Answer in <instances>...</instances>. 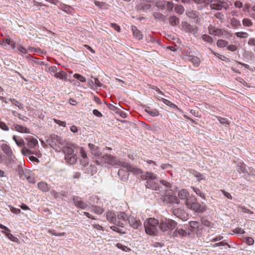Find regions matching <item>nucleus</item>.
<instances>
[{
    "label": "nucleus",
    "instance_id": "1",
    "mask_svg": "<svg viewBox=\"0 0 255 255\" xmlns=\"http://www.w3.org/2000/svg\"><path fill=\"white\" fill-rule=\"evenodd\" d=\"M179 198L184 201L186 207L196 213H203L206 210L205 206L201 205L197 201V198L193 196H190L188 191L186 189H182L178 192Z\"/></svg>",
    "mask_w": 255,
    "mask_h": 255
},
{
    "label": "nucleus",
    "instance_id": "2",
    "mask_svg": "<svg viewBox=\"0 0 255 255\" xmlns=\"http://www.w3.org/2000/svg\"><path fill=\"white\" fill-rule=\"evenodd\" d=\"M102 158L105 163L111 165L121 166L127 168L128 171L132 172L135 175H139L142 173V171L139 168L133 166L128 163L122 162L116 157L111 154H106L104 155Z\"/></svg>",
    "mask_w": 255,
    "mask_h": 255
},
{
    "label": "nucleus",
    "instance_id": "3",
    "mask_svg": "<svg viewBox=\"0 0 255 255\" xmlns=\"http://www.w3.org/2000/svg\"><path fill=\"white\" fill-rule=\"evenodd\" d=\"M146 233L150 236H155L159 228V222L158 220L150 218L147 219L144 223Z\"/></svg>",
    "mask_w": 255,
    "mask_h": 255
},
{
    "label": "nucleus",
    "instance_id": "4",
    "mask_svg": "<svg viewBox=\"0 0 255 255\" xmlns=\"http://www.w3.org/2000/svg\"><path fill=\"white\" fill-rule=\"evenodd\" d=\"M208 30L209 34L220 37L229 39L233 36V33L227 30L217 28L212 25L208 27Z\"/></svg>",
    "mask_w": 255,
    "mask_h": 255
},
{
    "label": "nucleus",
    "instance_id": "5",
    "mask_svg": "<svg viewBox=\"0 0 255 255\" xmlns=\"http://www.w3.org/2000/svg\"><path fill=\"white\" fill-rule=\"evenodd\" d=\"M177 226V223L174 220L165 218L161 220L159 222V229L160 230L165 232L173 230Z\"/></svg>",
    "mask_w": 255,
    "mask_h": 255
},
{
    "label": "nucleus",
    "instance_id": "6",
    "mask_svg": "<svg viewBox=\"0 0 255 255\" xmlns=\"http://www.w3.org/2000/svg\"><path fill=\"white\" fill-rule=\"evenodd\" d=\"M63 140L60 136L56 134H51L47 139L46 142L55 150L60 148V145L63 144Z\"/></svg>",
    "mask_w": 255,
    "mask_h": 255
},
{
    "label": "nucleus",
    "instance_id": "7",
    "mask_svg": "<svg viewBox=\"0 0 255 255\" xmlns=\"http://www.w3.org/2000/svg\"><path fill=\"white\" fill-rule=\"evenodd\" d=\"M163 201L166 204H178L180 202L178 198L172 192H167L163 197Z\"/></svg>",
    "mask_w": 255,
    "mask_h": 255
},
{
    "label": "nucleus",
    "instance_id": "8",
    "mask_svg": "<svg viewBox=\"0 0 255 255\" xmlns=\"http://www.w3.org/2000/svg\"><path fill=\"white\" fill-rule=\"evenodd\" d=\"M117 215L115 213L109 211L106 213V218L107 220L111 223H113L117 226H119L121 227H124V224L120 221H117Z\"/></svg>",
    "mask_w": 255,
    "mask_h": 255
},
{
    "label": "nucleus",
    "instance_id": "9",
    "mask_svg": "<svg viewBox=\"0 0 255 255\" xmlns=\"http://www.w3.org/2000/svg\"><path fill=\"white\" fill-rule=\"evenodd\" d=\"M128 221L130 226L134 229H138V228L140 227L142 225L140 220L132 216L128 217Z\"/></svg>",
    "mask_w": 255,
    "mask_h": 255
},
{
    "label": "nucleus",
    "instance_id": "10",
    "mask_svg": "<svg viewBox=\"0 0 255 255\" xmlns=\"http://www.w3.org/2000/svg\"><path fill=\"white\" fill-rule=\"evenodd\" d=\"M173 236L174 237H180L185 238L186 237H192V234L190 232H187L185 230L182 228H177L173 232Z\"/></svg>",
    "mask_w": 255,
    "mask_h": 255
},
{
    "label": "nucleus",
    "instance_id": "11",
    "mask_svg": "<svg viewBox=\"0 0 255 255\" xmlns=\"http://www.w3.org/2000/svg\"><path fill=\"white\" fill-rule=\"evenodd\" d=\"M172 213L177 217L183 220H187V215L185 212L182 209L179 208H173L172 209Z\"/></svg>",
    "mask_w": 255,
    "mask_h": 255
},
{
    "label": "nucleus",
    "instance_id": "12",
    "mask_svg": "<svg viewBox=\"0 0 255 255\" xmlns=\"http://www.w3.org/2000/svg\"><path fill=\"white\" fill-rule=\"evenodd\" d=\"M73 201L74 205L77 208L85 209L88 206V205L86 203L83 202L81 198L77 196H74L73 197Z\"/></svg>",
    "mask_w": 255,
    "mask_h": 255
},
{
    "label": "nucleus",
    "instance_id": "13",
    "mask_svg": "<svg viewBox=\"0 0 255 255\" xmlns=\"http://www.w3.org/2000/svg\"><path fill=\"white\" fill-rule=\"evenodd\" d=\"M129 172L130 171H128L127 168L123 167V168L119 169L118 171V175L122 180L126 181L128 179ZM130 172H131V171H130ZM132 173L133 172H132Z\"/></svg>",
    "mask_w": 255,
    "mask_h": 255
},
{
    "label": "nucleus",
    "instance_id": "14",
    "mask_svg": "<svg viewBox=\"0 0 255 255\" xmlns=\"http://www.w3.org/2000/svg\"><path fill=\"white\" fill-rule=\"evenodd\" d=\"M88 147L90 150L91 154L96 156H100L102 155V153L100 150L99 147L95 145V144L89 143Z\"/></svg>",
    "mask_w": 255,
    "mask_h": 255
},
{
    "label": "nucleus",
    "instance_id": "15",
    "mask_svg": "<svg viewBox=\"0 0 255 255\" xmlns=\"http://www.w3.org/2000/svg\"><path fill=\"white\" fill-rule=\"evenodd\" d=\"M1 148L8 158L11 159L14 155L10 146L7 144H2L1 145Z\"/></svg>",
    "mask_w": 255,
    "mask_h": 255
},
{
    "label": "nucleus",
    "instance_id": "16",
    "mask_svg": "<svg viewBox=\"0 0 255 255\" xmlns=\"http://www.w3.org/2000/svg\"><path fill=\"white\" fill-rule=\"evenodd\" d=\"M156 6L160 8H166L169 11L172 10L173 8V3L168 1L157 2Z\"/></svg>",
    "mask_w": 255,
    "mask_h": 255
},
{
    "label": "nucleus",
    "instance_id": "17",
    "mask_svg": "<svg viewBox=\"0 0 255 255\" xmlns=\"http://www.w3.org/2000/svg\"><path fill=\"white\" fill-rule=\"evenodd\" d=\"M11 129L12 130H16L21 133H29V129L26 127L22 126L19 125L18 124H14L11 127Z\"/></svg>",
    "mask_w": 255,
    "mask_h": 255
},
{
    "label": "nucleus",
    "instance_id": "18",
    "mask_svg": "<svg viewBox=\"0 0 255 255\" xmlns=\"http://www.w3.org/2000/svg\"><path fill=\"white\" fill-rule=\"evenodd\" d=\"M59 8L68 14H73L75 11L72 7L62 2L60 3Z\"/></svg>",
    "mask_w": 255,
    "mask_h": 255
},
{
    "label": "nucleus",
    "instance_id": "19",
    "mask_svg": "<svg viewBox=\"0 0 255 255\" xmlns=\"http://www.w3.org/2000/svg\"><path fill=\"white\" fill-rule=\"evenodd\" d=\"M25 139L27 141V146L30 148H33L38 145L37 140L32 136L28 137Z\"/></svg>",
    "mask_w": 255,
    "mask_h": 255
},
{
    "label": "nucleus",
    "instance_id": "20",
    "mask_svg": "<svg viewBox=\"0 0 255 255\" xmlns=\"http://www.w3.org/2000/svg\"><path fill=\"white\" fill-rule=\"evenodd\" d=\"M131 30L132 31L133 35L135 38L138 40H141L143 38V35L141 31L138 29L135 26H131Z\"/></svg>",
    "mask_w": 255,
    "mask_h": 255
},
{
    "label": "nucleus",
    "instance_id": "21",
    "mask_svg": "<svg viewBox=\"0 0 255 255\" xmlns=\"http://www.w3.org/2000/svg\"><path fill=\"white\" fill-rule=\"evenodd\" d=\"M145 186L147 188L154 190H158L159 187L158 184L154 181V180H146Z\"/></svg>",
    "mask_w": 255,
    "mask_h": 255
},
{
    "label": "nucleus",
    "instance_id": "22",
    "mask_svg": "<svg viewBox=\"0 0 255 255\" xmlns=\"http://www.w3.org/2000/svg\"><path fill=\"white\" fill-rule=\"evenodd\" d=\"M141 178L145 180H155L157 178V175L152 172H147L145 174L142 175Z\"/></svg>",
    "mask_w": 255,
    "mask_h": 255
},
{
    "label": "nucleus",
    "instance_id": "23",
    "mask_svg": "<svg viewBox=\"0 0 255 255\" xmlns=\"http://www.w3.org/2000/svg\"><path fill=\"white\" fill-rule=\"evenodd\" d=\"M186 59L191 62L195 66L198 67L200 65V60L197 57L193 55H189L186 58Z\"/></svg>",
    "mask_w": 255,
    "mask_h": 255
},
{
    "label": "nucleus",
    "instance_id": "24",
    "mask_svg": "<svg viewBox=\"0 0 255 255\" xmlns=\"http://www.w3.org/2000/svg\"><path fill=\"white\" fill-rule=\"evenodd\" d=\"M38 188L43 192H48L50 190L49 185L45 182L41 181L38 183Z\"/></svg>",
    "mask_w": 255,
    "mask_h": 255
},
{
    "label": "nucleus",
    "instance_id": "25",
    "mask_svg": "<svg viewBox=\"0 0 255 255\" xmlns=\"http://www.w3.org/2000/svg\"><path fill=\"white\" fill-rule=\"evenodd\" d=\"M189 225L192 228H194L196 231H199L202 229V225L196 221H190Z\"/></svg>",
    "mask_w": 255,
    "mask_h": 255
},
{
    "label": "nucleus",
    "instance_id": "26",
    "mask_svg": "<svg viewBox=\"0 0 255 255\" xmlns=\"http://www.w3.org/2000/svg\"><path fill=\"white\" fill-rule=\"evenodd\" d=\"M65 159L68 164H73L76 162L77 158L76 155H65Z\"/></svg>",
    "mask_w": 255,
    "mask_h": 255
},
{
    "label": "nucleus",
    "instance_id": "27",
    "mask_svg": "<svg viewBox=\"0 0 255 255\" xmlns=\"http://www.w3.org/2000/svg\"><path fill=\"white\" fill-rule=\"evenodd\" d=\"M12 139L14 140L17 146L20 147H24L25 145L24 140L21 137H17L16 135H13Z\"/></svg>",
    "mask_w": 255,
    "mask_h": 255
},
{
    "label": "nucleus",
    "instance_id": "28",
    "mask_svg": "<svg viewBox=\"0 0 255 255\" xmlns=\"http://www.w3.org/2000/svg\"><path fill=\"white\" fill-rule=\"evenodd\" d=\"M145 111L152 117L158 116L159 114L158 111L155 109H150L149 108H146L145 109Z\"/></svg>",
    "mask_w": 255,
    "mask_h": 255
},
{
    "label": "nucleus",
    "instance_id": "29",
    "mask_svg": "<svg viewBox=\"0 0 255 255\" xmlns=\"http://www.w3.org/2000/svg\"><path fill=\"white\" fill-rule=\"evenodd\" d=\"M160 100L162 101V102H163L164 104L170 107L171 108L176 109L178 111H180L179 108L175 104H173L169 100L162 98H161Z\"/></svg>",
    "mask_w": 255,
    "mask_h": 255
},
{
    "label": "nucleus",
    "instance_id": "30",
    "mask_svg": "<svg viewBox=\"0 0 255 255\" xmlns=\"http://www.w3.org/2000/svg\"><path fill=\"white\" fill-rule=\"evenodd\" d=\"M54 76L61 80H66L67 79V75L66 73L63 71H61L59 72H57L55 74Z\"/></svg>",
    "mask_w": 255,
    "mask_h": 255
},
{
    "label": "nucleus",
    "instance_id": "31",
    "mask_svg": "<svg viewBox=\"0 0 255 255\" xmlns=\"http://www.w3.org/2000/svg\"><path fill=\"white\" fill-rule=\"evenodd\" d=\"M230 24L233 27L237 28L241 26V24L239 20L233 17L230 20Z\"/></svg>",
    "mask_w": 255,
    "mask_h": 255
},
{
    "label": "nucleus",
    "instance_id": "32",
    "mask_svg": "<svg viewBox=\"0 0 255 255\" xmlns=\"http://www.w3.org/2000/svg\"><path fill=\"white\" fill-rule=\"evenodd\" d=\"M117 216L119 220H122L125 221L127 220H128V216L125 212H119L117 213Z\"/></svg>",
    "mask_w": 255,
    "mask_h": 255
},
{
    "label": "nucleus",
    "instance_id": "33",
    "mask_svg": "<svg viewBox=\"0 0 255 255\" xmlns=\"http://www.w3.org/2000/svg\"><path fill=\"white\" fill-rule=\"evenodd\" d=\"M216 44L217 46L219 48H224L227 47L228 45V42L225 40L219 39L217 40Z\"/></svg>",
    "mask_w": 255,
    "mask_h": 255
},
{
    "label": "nucleus",
    "instance_id": "34",
    "mask_svg": "<svg viewBox=\"0 0 255 255\" xmlns=\"http://www.w3.org/2000/svg\"><path fill=\"white\" fill-rule=\"evenodd\" d=\"M63 151L65 154V155H73L74 152V150L73 147L66 146L63 148Z\"/></svg>",
    "mask_w": 255,
    "mask_h": 255
},
{
    "label": "nucleus",
    "instance_id": "35",
    "mask_svg": "<svg viewBox=\"0 0 255 255\" xmlns=\"http://www.w3.org/2000/svg\"><path fill=\"white\" fill-rule=\"evenodd\" d=\"M3 234H5V235L6 236V237L7 238H8L10 240H11V241L13 242H15V243H18V241H19V240L18 239L14 236L13 235H12L10 232L9 233V232H3Z\"/></svg>",
    "mask_w": 255,
    "mask_h": 255
},
{
    "label": "nucleus",
    "instance_id": "36",
    "mask_svg": "<svg viewBox=\"0 0 255 255\" xmlns=\"http://www.w3.org/2000/svg\"><path fill=\"white\" fill-rule=\"evenodd\" d=\"M169 23L172 25H177L179 23V19L175 16H171L169 19Z\"/></svg>",
    "mask_w": 255,
    "mask_h": 255
},
{
    "label": "nucleus",
    "instance_id": "37",
    "mask_svg": "<svg viewBox=\"0 0 255 255\" xmlns=\"http://www.w3.org/2000/svg\"><path fill=\"white\" fill-rule=\"evenodd\" d=\"M91 211L95 214L101 215L104 212V210L102 208L100 207L94 206L92 208Z\"/></svg>",
    "mask_w": 255,
    "mask_h": 255
},
{
    "label": "nucleus",
    "instance_id": "38",
    "mask_svg": "<svg viewBox=\"0 0 255 255\" xmlns=\"http://www.w3.org/2000/svg\"><path fill=\"white\" fill-rule=\"evenodd\" d=\"M192 190L196 193V194L199 196V197H201L203 199H205V194L203 193V192L199 188L194 187L192 186L191 187Z\"/></svg>",
    "mask_w": 255,
    "mask_h": 255
},
{
    "label": "nucleus",
    "instance_id": "39",
    "mask_svg": "<svg viewBox=\"0 0 255 255\" xmlns=\"http://www.w3.org/2000/svg\"><path fill=\"white\" fill-rule=\"evenodd\" d=\"M116 246L118 249H120L122 250V251L126 252H129L131 251V249L127 247V246H124L121 243L117 244Z\"/></svg>",
    "mask_w": 255,
    "mask_h": 255
},
{
    "label": "nucleus",
    "instance_id": "40",
    "mask_svg": "<svg viewBox=\"0 0 255 255\" xmlns=\"http://www.w3.org/2000/svg\"><path fill=\"white\" fill-rule=\"evenodd\" d=\"M215 117L218 119L220 123L222 125H230V122L225 118H222L219 116H215Z\"/></svg>",
    "mask_w": 255,
    "mask_h": 255
},
{
    "label": "nucleus",
    "instance_id": "41",
    "mask_svg": "<svg viewBox=\"0 0 255 255\" xmlns=\"http://www.w3.org/2000/svg\"><path fill=\"white\" fill-rule=\"evenodd\" d=\"M202 38L203 40L205 42H206L210 44L212 43L213 42V39L212 38V37L207 34L203 35L202 36Z\"/></svg>",
    "mask_w": 255,
    "mask_h": 255
},
{
    "label": "nucleus",
    "instance_id": "42",
    "mask_svg": "<svg viewBox=\"0 0 255 255\" xmlns=\"http://www.w3.org/2000/svg\"><path fill=\"white\" fill-rule=\"evenodd\" d=\"M242 22L243 25L247 27H250L253 24L251 19L246 18H245L243 19Z\"/></svg>",
    "mask_w": 255,
    "mask_h": 255
},
{
    "label": "nucleus",
    "instance_id": "43",
    "mask_svg": "<svg viewBox=\"0 0 255 255\" xmlns=\"http://www.w3.org/2000/svg\"><path fill=\"white\" fill-rule=\"evenodd\" d=\"M211 9L221 10L222 8V5L220 2L217 3H214L210 5Z\"/></svg>",
    "mask_w": 255,
    "mask_h": 255
},
{
    "label": "nucleus",
    "instance_id": "44",
    "mask_svg": "<svg viewBox=\"0 0 255 255\" xmlns=\"http://www.w3.org/2000/svg\"><path fill=\"white\" fill-rule=\"evenodd\" d=\"M201 222L203 225L207 227L211 228L213 226V224L205 218H202Z\"/></svg>",
    "mask_w": 255,
    "mask_h": 255
},
{
    "label": "nucleus",
    "instance_id": "45",
    "mask_svg": "<svg viewBox=\"0 0 255 255\" xmlns=\"http://www.w3.org/2000/svg\"><path fill=\"white\" fill-rule=\"evenodd\" d=\"M175 11L179 14H182L184 11V7L180 5H176L174 8Z\"/></svg>",
    "mask_w": 255,
    "mask_h": 255
},
{
    "label": "nucleus",
    "instance_id": "46",
    "mask_svg": "<svg viewBox=\"0 0 255 255\" xmlns=\"http://www.w3.org/2000/svg\"><path fill=\"white\" fill-rule=\"evenodd\" d=\"M238 168H239L238 171L239 172H242V173L247 172L246 166L244 163H241L240 165H238Z\"/></svg>",
    "mask_w": 255,
    "mask_h": 255
},
{
    "label": "nucleus",
    "instance_id": "47",
    "mask_svg": "<svg viewBox=\"0 0 255 255\" xmlns=\"http://www.w3.org/2000/svg\"><path fill=\"white\" fill-rule=\"evenodd\" d=\"M10 101L11 102V103L13 105H14L18 107V108L19 109H23V104H22L21 103H20L18 101H17L15 99H10Z\"/></svg>",
    "mask_w": 255,
    "mask_h": 255
},
{
    "label": "nucleus",
    "instance_id": "48",
    "mask_svg": "<svg viewBox=\"0 0 255 255\" xmlns=\"http://www.w3.org/2000/svg\"><path fill=\"white\" fill-rule=\"evenodd\" d=\"M117 226H118L117 225V226H111L110 228L112 230H113L114 231H115L116 232H117V233H119L120 234H125V232L122 229H121Z\"/></svg>",
    "mask_w": 255,
    "mask_h": 255
},
{
    "label": "nucleus",
    "instance_id": "49",
    "mask_svg": "<svg viewBox=\"0 0 255 255\" xmlns=\"http://www.w3.org/2000/svg\"><path fill=\"white\" fill-rule=\"evenodd\" d=\"M235 35L239 38H247L248 37V33L245 32H237L235 33Z\"/></svg>",
    "mask_w": 255,
    "mask_h": 255
},
{
    "label": "nucleus",
    "instance_id": "50",
    "mask_svg": "<svg viewBox=\"0 0 255 255\" xmlns=\"http://www.w3.org/2000/svg\"><path fill=\"white\" fill-rule=\"evenodd\" d=\"M73 76L75 78L79 80L81 82H85L86 81V78L79 74L76 73L73 75Z\"/></svg>",
    "mask_w": 255,
    "mask_h": 255
},
{
    "label": "nucleus",
    "instance_id": "51",
    "mask_svg": "<svg viewBox=\"0 0 255 255\" xmlns=\"http://www.w3.org/2000/svg\"><path fill=\"white\" fill-rule=\"evenodd\" d=\"M53 121L56 124L58 125L59 126L65 127L66 125V123L65 122L61 121L56 119H53Z\"/></svg>",
    "mask_w": 255,
    "mask_h": 255
},
{
    "label": "nucleus",
    "instance_id": "52",
    "mask_svg": "<svg viewBox=\"0 0 255 255\" xmlns=\"http://www.w3.org/2000/svg\"><path fill=\"white\" fill-rule=\"evenodd\" d=\"M79 149H80L79 153H80L82 158L88 157L87 155V153L83 147H80Z\"/></svg>",
    "mask_w": 255,
    "mask_h": 255
},
{
    "label": "nucleus",
    "instance_id": "53",
    "mask_svg": "<svg viewBox=\"0 0 255 255\" xmlns=\"http://www.w3.org/2000/svg\"><path fill=\"white\" fill-rule=\"evenodd\" d=\"M17 48L18 50V51L19 52H20L21 53H24V54H26L27 53V50L21 45H19V44L17 45Z\"/></svg>",
    "mask_w": 255,
    "mask_h": 255
},
{
    "label": "nucleus",
    "instance_id": "54",
    "mask_svg": "<svg viewBox=\"0 0 255 255\" xmlns=\"http://www.w3.org/2000/svg\"><path fill=\"white\" fill-rule=\"evenodd\" d=\"M21 152L23 155L32 154V152L29 149L24 146L23 147L22 149H21Z\"/></svg>",
    "mask_w": 255,
    "mask_h": 255
},
{
    "label": "nucleus",
    "instance_id": "55",
    "mask_svg": "<svg viewBox=\"0 0 255 255\" xmlns=\"http://www.w3.org/2000/svg\"><path fill=\"white\" fill-rule=\"evenodd\" d=\"M89 161V159L88 157H86L82 158V159L80 161V162L82 165H83L84 166H85L88 164Z\"/></svg>",
    "mask_w": 255,
    "mask_h": 255
},
{
    "label": "nucleus",
    "instance_id": "56",
    "mask_svg": "<svg viewBox=\"0 0 255 255\" xmlns=\"http://www.w3.org/2000/svg\"><path fill=\"white\" fill-rule=\"evenodd\" d=\"M227 48L229 51L234 52L237 50V47L235 45L231 44L230 45H228Z\"/></svg>",
    "mask_w": 255,
    "mask_h": 255
},
{
    "label": "nucleus",
    "instance_id": "57",
    "mask_svg": "<svg viewBox=\"0 0 255 255\" xmlns=\"http://www.w3.org/2000/svg\"><path fill=\"white\" fill-rule=\"evenodd\" d=\"M111 26L114 28L117 31L120 32L121 31V28L119 25L115 23H111L110 24Z\"/></svg>",
    "mask_w": 255,
    "mask_h": 255
},
{
    "label": "nucleus",
    "instance_id": "58",
    "mask_svg": "<svg viewBox=\"0 0 255 255\" xmlns=\"http://www.w3.org/2000/svg\"><path fill=\"white\" fill-rule=\"evenodd\" d=\"M233 232L236 234H244L245 231L241 228H237L233 230Z\"/></svg>",
    "mask_w": 255,
    "mask_h": 255
},
{
    "label": "nucleus",
    "instance_id": "59",
    "mask_svg": "<svg viewBox=\"0 0 255 255\" xmlns=\"http://www.w3.org/2000/svg\"><path fill=\"white\" fill-rule=\"evenodd\" d=\"M215 16L219 19V20L222 21L224 18V15L221 12H218L216 14H215Z\"/></svg>",
    "mask_w": 255,
    "mask_h": 255
},
{
    "label": "nucleus",
    "instance_id": "60",
    "mask_svg": "<svg viewBox=\"0 0 255 255\" xmlns=\"http://www.w3.org/2000/svg\"><path fill=\"white\" fill-rule=\"evenodd\" d=\"M160 182L166 187H168V188L171 187V184L167 181H166L164 180H161L160 181Z\"/></svg>",
    "mask_w": 255,
    "mask_h": 255
},
{
    "label": "nucleus",
    "instance_id": "61",
    "mask_svg": "<svg viewBox=\"0 0 255 255\" xmlns=\"http://www.w3.org/2000/svg\"><path fill=\"white\" fill-rule=\"evenodd\" d=\"M92 226L94 229H95L97 230L102 231H104L103 227L102 226H101V225H100L99 224H94L92 225Z\"/></svg>",
    "mask_w": 255,
    "mask_h": 255
},
{
    "label": "nucleus",
    "instance_id": "62",
    "mask_svg": "<svg viewBox=\"0 0 255 255\" xmlns=\"http://www.w3.org/2000/svg\"><path fill=\"white\" fill-rule=\"evenodd\" d=\"M246 243L249 245H253L254 243V240L251 237H248L246 238Z\"/></svg>",
    "mask_w": 255,
    "mask_h": 255
},
{
    "label": "nucleus",
    "instance_id": "63",
    "mask_svg": "<svg viewBox=\"0 0 255 255\" xmlns=\"http://www.w3.org/2000/svg\"><path fill=\"white\" fill-rule=\"evenodd\" d=\"M221 192L224 194V195L227 198L229 199H232V196L228 192L226 191L225 190H221Z\"/></svg>",
    "mask_w": 255,
    "mask_h": 255
},
{
    "label": "nucleus",
    "instance_id": "64",
    "mask_svg": "<svg viewBox=\"0 0 255 255\" xmlns=\"http://www.w3.org/2000/svg\"><path fill=\"white\" fill-rule=\"evenodd\" d=\"M153 16L155 18L162 19L163 18L164 15L159 12H154Z\"/></svg>",
    "mask_w": 255,
    "mask_h": 255
}]
</instances>
